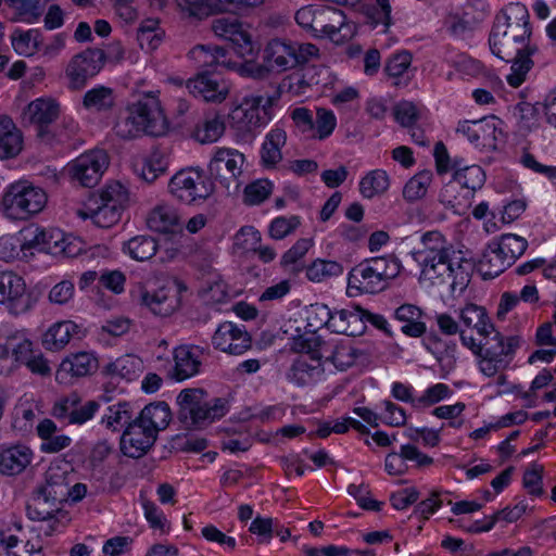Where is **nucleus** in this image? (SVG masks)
Returning a JSON list of instances; mask_svg holds the SVG:
<instances>
[{"mask_svg":"<svg viewBox=\"0 0 556 556\" xmlns=\"http://www.w3.org/2000/svg\"><path fill=\"white\" fill-rule=\"evenodd\" d=\"M343 271V265L337 261L316 258L306 266L305 276L309 281L320 283L341 276Z\"/></svg>","mask_w":556,"mask_h":556,"instance_id":"44","label":"nucleus"},{"mask_svg":"<svg viewBox=\"0 0 556 556\" xmlns=\"http://www.w3.org/2000/svg\"><path fill=\"white\" fill-rule=\"evenodd\" d=\"M39 489L43 491V494L61 504L68 500L70 483L66 473L58 468H49L46 472V483L39 486Z\"/></svg>","mask_w":556,"mask_h":556,"instance_id":"43","label":"nucleus"},{"mask_svg":"<svg viewBox=\"0 0 556 556\" xmlns=\"http://www.w3.org/2000/svg\"><path fill=\"white\" fill-rule=\"evenodd\" d=\"M166 129V119L159 99L152 93H144L128 106V116L115 125L116 134L130 139L141 132L160 136Z\"/></svg>","mask_w":556,"mask_h":556,"instance_id":"8","label":"nucleus"},{"mask_svg":"<svg viewBox=\"0 0 556 556\" xmlns=\"http://www.w3.org/2000/svg\"><path fill=\"white\" fill-rule=\"evenodd\" d=\"M100 404L94 400L83 401L73 392L55 402L52 415L65 425H84L99 410Z\"/></svg>","mask_w":556,"mask_h":556,"instance_id":"17","label":"nucleus"},{"mask_svg":"<svg viewBox=\"0 0 556 556\" xmlns=\"http://www.w3.org/2000/svg\"><path fill=\"white\" fill-rule=\"evenodd\" d=\"M213 343L223 352L240 355L250 349L251 338L243 327L226 321L216 329Z\"/></svg>","mask_w":556,"mask_h":556,"instance_id":"24","label":"nucleus"},{"mask_svg":"<svg viewBox=\"0 0 556 556\" xmlns=\"http://www.w3.org/2000/svg\"><path fill=\"white\" fill-rule=\"evenodd\" d=\"M47 204L46 192L28 181L11 184L0 203L3 215L12 220H27L40 213Z\"/></svg>","mask_w":556,"mask_h":556,"instance_id":"10","label":"nucleus"},{"mask_svg":"<svg viewBox=\"0 0 556 556\" xmlns=\"http://www.w3.org/2000/svg\"><path fill=\"white\" fill-rule=\"evenodd\" d=\"M330 313L326 304L314 303L293 314L282 326L283 332L292 341V349L303 354L318 348L323 341L317 331L324 327L329 329Z\"/></svg>","mask_w":556,"mask_h":556,"instance_id":"7","label":"nucleus"},{"mask_svg":"<svg viewBox=\"0 0 556 556\" xmlns=\"http://www.w3.org/2000/svg\"><path fill=\"white\" fill-rule=\"evenodd\" d=\"M452 168V180L443 186L439 200L445 206L460 213L469 204L473 193L483 187L486 175L481 166L469 165L462 160H454Z\"/></svg>","mask_w":556,"mask_h":556,"instance_id":"9","label":"nucleus"},{"mask_svg":"<svg viewBox=\"0 0 556 556\" xmlns=\"http://www.w3.org/2000/svg\"><path fill=\"white\" fill-rule=\"evenodd\" d=\"M115 105L114 90L105 86L89 89L83 97V106L91 112H108Z\"/></svg>","mask_w":556,"mask_h":556,"instance_id":"42","label":"nucleus"},{"mask_svg":"<svg viewBox=\"0 0 556 556\" xmlns=\"http://www.w3.org/2000/svg\"><path fill=\"white\" fill-rule=\"evenodd\" d=\"M175 367L172 377L177 381L188 379L198 374L201 366L199 349L181 345L174 351Z\"/></svg>","mask_w":556,"mask_h":556,"instance_id":"31","label":"nucleus"},{"mask_svg":"<svg viewBox=\"0 0 556 556\" xmlns=\"http://www.w3.org/2000/svg\"><path fill=\"white\" fill-rule=\"evenodd\" d=\"M362 308L358 306L331 311L329 330L336 333L355 336L362 332Z\"/></svg>","mask_w":556,"mask_h":556,"instance_id":"30","label":"nucleus"},{"mask_svg":"<svg viewBox=\"0 0 556 556\" xmlns=\"http://www.w3.org/2000/svg\"><path fill=\"white\" fill-rule=\"evenodd\" d=\"M456 132L475 149L483 152L497 151L506 141L505 123L494 115L475 121H460L456 126Z\"/></svg>","mask_w":556,"mask_h":556,"instance_id":"12","label":"nucleus"},{"mask_svg":"<svg viewBox=\"0 0 556 556\" xmlns=\"http://www.w3.org/2000/svg\"><path fill=\"white\" fill-rule=\"evenodd\" d=\"M123 210L115 204L100 202L96 208L88 207L86 211H79L78 215L84 219L91 218L100 228H110L121 219Z\"/></svg>","mask_w":556,"mask_h":556,"instance_id":"46","label":"nucleus"},{"mask_svg":"<svg viewBox=\"0 0 556 556\" xmlns=\"http://www.w3.org/2000/svg\"><path fill=\"white\" fill-rule=\"evenodd\" d=\"M433 175L430 170H420L410 177L403 187V198L407 202H416L424 199L432 182Z\"/></svg>","mask_w":556,"mask_h":556,"instance_id":"50","label":"nucleus"},{"mask_svg":"<svg viewBox=\"0 0 556 556\" xmlns=\"http://www.w3.org/2000/svg\"><path fill=\"white\" fill-rule=\"evenodd\" d=\"M128 254L136 261L150 260L157 251V243L150 236H136L126 243Z\"/></svg>","mask_w":556,"mask_h":556,"instance_id":"55","label":"nucleus"},{"mask_svg":"<svg viewBox=\"0 0 556 556\" xmlns=\"http://www.w3.org/2000/svg\"><path fill=\"white\" fill-rule=\"evenodd\" d=\"M140 359L134 355L126 354L105 366L104 372L112 378L132 380L140 368Z\"/></svg>","mask_w":556,"mask_h":556,"instance_id":"52","label":"nucleus"},{"mask_svg":"<svg viewBox=\"0 0 556 556\" xmlns=\"http://www.w3.org/2000/svg\"><path fill=\"white\" fill-rule=\"evenodd\" d=\"M147 226L156 232H174L179 227V216L172 205L159 204L147 216Z\"/></svg>","mask_w":556,"mask_h":556,"instance_id":"34","label":"nucleus"},{"mask_svg":"<svg viewBox=\"0 0 556 556\" xmlns=\"http://www.w3.org/2000/svg\"><path fill=\"white\" fill-rule=\"evenodd\" d=\"M262 241L261 232L253 226L241 227L232 239V253L237 255H244L250 252L256 251V248Z\"/></svg>","mask_w":556,"mask_h":556,"instance_id":"51","label":"nucleus"},{"mask_svg":"<svg viewBox=\"0 0 556 556\" xmlns=\"http://www.w3.org/2000/svg\"><path fill=\"white\" fill-rule=\"evenodd\" d=\"M10 5L15 10L16 15L12 21L34 23L40 16V0H9Z\"/></svg>","mask_w":556,"mask_h":556,"instance_id":"63","label":"nucleus"},{"mask_svg":"<svg viewBox=\"0 0 556 556\" xmlns=\"http://www.w3.org/2000/svg\"><path fill=\"white\" fill-rule=\"evenodd\" d=\"M452 395V390L445 383H435L422 391L415 400V407L421 408L434 405Z\"/></svg>","mask_w":556,"mask_h":556,"instance_id":"61","label":"nucleus"},{"mask_svg":"<svg viewBox=\"0 0 556 556\" xmlns=\"http://www.w3.org/2000/svg\"><path fill=\"white\" fill-rule=\"evenodd\" d=\"M315 245L313 238H301L288 249L280 258V266L293 274H298L303 269L302 260Z\"/></svg>","mask_w":556,"mask_h":556,"instance_id":"45","label":"nucleus"},{"mask_svg":"<svg viewBox=\"0 0 556 556\" xmlns=\"http://www.w3.org/2000/svg\"><path fill=\"white\" fill-rule=\"evenodd\" d=\"M23 149V135L13 119L8 115L0 116V157H15Z\"/></svg>","mask_w":556,"mask_h":556,"instance_id":"29","label":"nucleus"},{"mask_svg":"<svg viewBox=\"0 0 556 556\" xmlns=\"http://www.w3.org/2000/svg\"><path fill=\"white\" fill-rule=\"evenodd\" d=\"M529 12L525 4L515 2L509 3L495 18L494 46L500 36H505V30H511V38L519 43L520 40H529L531 28L529 23Z\"/></svg>","mask_w":556,"mask_h":556,"instance_id":"16","label":"nucleus"},{"mask_svg":"<svg viewBox=\"0 0 556 556\" xmlns=\"http://www.w3.org/2000/svg\"><path fill=\"white\" fill-rule=\"evenodd\" d=\"M81 330L72 320H64L51 326L43 336V345L50 351L63 349L73 336L80 338Z\"/></svg>","mask_w":556,"mask_h":556,"instance_id":"33","label":"nucleus"},{"mask_svg":"<svg viewBox=\"0 0 556 556\" xmlns=\"http://www.w3.org/2000/svg\"><path fill=\"white\" fill-rule=\"evenodd\" d=\"M274 184L268 179H258L244 188L243 201L250 205L264 202L273 192Z\"/></svg>","mask_w":556,"mask_h":556,"instance_id":"60","label":"nucleus"},{"mask_svg":"<svg viewBox=\"0 0 556 556\" xmlns=\"http://www.w3.org/2000/svg\"><path fill=\"white\" fill-rule=\"evenodd\" d=\"M301 225V218L296 215L277 216L267 226V233L273 240H282L292 235Z\"/></svg>","mask_w":556,"mask_h":556,"instance_id":"56","label":"nucleus"},{"mask_svg":"<svg viewBox=\"0 0 556 556\" xmlns=\"http://www.w3.org/2000/svg\"><path fill=\"white\" fill-rule=\"evenodd\" d=\"M177 418L184 429L203 430L208 425V395L202 388H187L177 396Z\"/></svg>","mask_w":556,"mask_h":556,"instance_id":"14","label":"nucleus"},{"mask_svg":"<svg viewBox=\"0 0 556 556\" xmlns=\"http://www.w3.org/2000/svg\"><path fill=\"white\" fill-rule=\"evenodd\" d=\"M295 21L315 38L326 39L337 46L348 43L359 30L358 24L343 11L323 4L302 7L295 13Z\"/></svg>","mask_w":556,"mask_h":556,"instance_id":"5","label":"nucleus"},{"mask_svg":"<svg viewBox=\"0 0 556 556\" xmlns=\"http://www.w3.org/2000/svg\"><path fill=\"white\" fill-rule=\"evenodd\" d=\"M369 263L375 269L380 282L383 283L384 289L391 280L395 279L401 274L403 269L402 262L394 256L371 258Z\"/></svg>","mask_w":556,"mask_h":556,"instance_id":"53","label":"nucleus"},{"mask_svg":"<svg viewBox=\"0 0 556 556\" xmlns=\"http://www.w3.org/2000/svg\"><path fill=\"white\" fill-rule=\"evenodd\" d=\"M215 33L227 37L237 49L242 62L223 59L220 62L233 66L242 76L262 78L270 72L281 73L318 56V48L313 43H295L275 38L267 42L263 53V64L255 60L256 45L241 24L222 18L215 22Z\"/></svg>","mask_w":556,"mask_h":556,"instance_id":"1","label":"nucleus"},{"mask_svg":"<svg viewBox=\"0 0 556 556\" xmlns=\"http://www.w3.org/2000/svg\"><path fill=\"white\" fill-rule=\"evenodd\" d=\"M292 79H296V85L291 84L289 90L294 94H301L303 92V85H317L323 88L332 89L338 81V77L326 66H314L307 68L304 78L293 76Z\"/></svg>","mask_w":556,"mask_h":556,"instance_id":"35","label":"nucleus"},{"mask_svg":"<svg viewBox=\"0 0 556 556\" xmlns=\"http://www.w3.org/2000/svg\"><path fill=\"white\" fill-rule=\"evenodd\" d=\"M33 452L25 445H14L0 453V472L5 476H16L23 472L31 463Z\"/></svg>","mask_w":556,"mask_h":556,"instance_id":"28","label":"nucleus"},{"mask_svg":"<svg viewBox=\"0 0 556 556\" xmlns=\"http://www.w3.org/2000/svg\"><path fill=\"white\" fill-rule=\"evenodd\" d=\"M383 290V283L380 282L369 261L354 266L348 274L346 295L349 298L375 294Z\"/></svg>","mask_w":556,"mask_h":556,"instance_id":"23","label":"nucleus"},{"mask_svg":"<svg viewBox=\"0 0 556 556\" xmlns=\"http://www.w3.org/2000/svg\"><path fill=\"white\" fill-rule=\"evenodd\" d=\"M179 293L180 286L176 280H173L159 288L153 293L141 291L140 302L142 305L149 307L154 315L165 317L173 314L179 307Z\"/></svg>","mask_w":556,"mask_h":556,"instance_id":"22","label":"nucleus"},{"mask_svg":"<svg viewBox=\"0 0 556 556\" xmlns=\"http://www.w3.org/2000/svg\"><path fill=\"white\" fill-rule=\"evenodd\" d=\"M132 409L128 402H118L110 405L101 417V424L113 432L121 431L132 422Z\"/></svg>","mask_w":556,"mask_h":556,"instance_id":"41","label":"nucleus"},{"mask_svg":"<svg viewBox=\"0 0 556 556\" xmlns=\"http://www.w3.org/2000/svg\"><path fill=\"white\" fill-rule=\"evenodd\" d=\"M244 155L236 149H217L211 157V178L235 179L242 173Z\"/></svg>","mask_w":556,"mask_h":556,"instance_id":"25","label":"nucleus"},{"mask_svg":"<svg viewBox=\"0 0 556 556\" xmlns=\"http://www.w3.org/2000/svg\"><path fill=\"white\" fill-rule=\"evenodd\" d=\"M26 510L29 519L35 521L50 520L58 515H64L62 504L43 494L39 488L34 492Z\"/></svg>","mask_w":556,"mask_h":556,"instance_id":"32","label":"nucleus"},{"mask_svg":"<svg viewBox=\"0 0 556 556\" xmlns=\"http://www.w3.org/2000/svg\"><path fill=\"white\" fill-rule=\"evenodd\" d=\"M458 319L466 332L471 329L482 338H488L495 332L496 327L486 308L472 302L466 303L458 309Z\"/></svg>","mask_w":556,"mask_h":556,"instance_id":"26","label":"nucleus"},{"mask_svg":"<svg viewBox=\"0 0 556 556\" xmlns=\"http://www.w3.org/2000/svg\"><path fill=\"white\" fill-rule=\"evenodd\" d=\"M0 304L13 315L26 313L31 306L23 278L13 271H0Z\"/></svg>","mask_w":556,"mask_h":556,"instance_id":"19","label":"nucleus"},{"mask_svg":"<svg viewBox=\"0 0 556 556\" xmlns=\"http://www.w3.org/2000/svg\"><path fill=\"white\" fill-rule=\"evenodd\" d=\"M208 176L199 166L179 169L168 181V193L179 203L197 205L208 198Z\"/></svg>","mask_w":556,"mask_h":556,"instance_id":"13","label":"nucleus"},{"mask_svg":"<svg viewBox=\"0 0 556 556\" xmlns=\"http://www.w3.org/2000/svg\"><path fill=\"white\" fill-rule=\"evenodd\" d=\"M108 165L109 157L103 150H91L76 157L68 170L72 178L83 187L92 188L99 182Z\"/></svg>","mask_w":556,"mask_h":556,"instance_id":"18","label":"nucleus"},{"mask_svg":"<svg viewBox=\"0 0 556 556\" xmlns=\"http://www.w3.org/2000/svg\"><path fill=\"white\" fill-rule=\"evenodd\" d=\"M164 30L160 27L157 18L143 20L137 30V40L142 49L155 50L162 42Z\"/></svg>","mask_w":556,"mask_h":556,"instance_id":"49","label":"nucleus"},{"mask_svg":"<svg viewBox=\"0 0 556 556\" xmlns=\"http://www.w3.org/2000/svg\"><path fill=\"white\" fill-rule=\"evenodd\" d=\"M480 500L465 498L457 502H451V511L458 515H471L480 511L486 503L494 501V495L489 490L479 491Z\"/></svg>","mask_w":556,"mask_h":556,"instance_id":"59","label":"nucleus"},{"mask_svg":"<svg viewBox=\"0 0 556 556\" xmlns=\"http://www.w3.org/2000/svg\"><path fill=\"white\" fill-rule=\"evenodd\" d=\"M10 345L12 346V357L14 364H16V369L21 365H26L35 354L33 342L24 331H16L10 334Z\"/></svg>","mask_w":556,"mask_h":556,"instance_id":"57","label":"nucleus"},{"mask_svg":"<svg viewBox=\"0 0 556 556\" xmlns=\"http://www.w3.org/2000/svg\"><path fill=\"white\" fill-rule=\"evenodd\" d=\"M356 351L348 342L326 343L300 354L293 362L287 377L298 384L318 382L336 371H343L354 365Z\"/></svg>","mask_w":556,"mask_h":556,"instance_id":"4","label":"nucleus"},{"mask_svg":"<svg viewBox=\"0 0 556 556\" xmlns=\"http://www.w3.org/2000/svg\"><path fill=\"white\" fill-rule=\"evenodd\" d=\"M136 418L157 435L169 425L172 412L165 402L151 403L144 406Z\"/></svg>","mask_w":556,"mask_h":556,"instance_id":"36","label":"nucleus"},{"mask_svg":"<svg viewBox=\"0 0 556 556\" xmlns=\"http://www.w3.org/2000/svg\"><path fill=\"white\" fill-rule=\"evenodd\" d=\"M521 118L527 119L528 114L533 112H542L546 123L556 128V87L548 90L543 99L535 104L521 103L519 105Z\"/></svg>","mask_w":556,"mask_h":556,"instance_id":"47","label":"nucleus"},{"mask_svg":"<svg viewBox=\"0 0 556 556\" xmlns=\"http://www.w3.org/2000/svg\"><path fill=\"white\" fill-rule=\"evenodd\" d=\"M493 333L484 346L473 336L460 334L462 344L476 355L478 369L485 377H495L507 369L522 344L520 336H504L496 329Z\"/></svg>","mask_w":556,"mask_h":556,"instance_id":"6","label":"nucleus"},{"mask_svg":"<svg viewBox=\"0 0 556 556\" xmlns=\"http://www.w3.org/2000/svg\"><path fill=\"white\" fill-rule=\"evenodd\" d=\"M286 139V132L280 128H273L265 136L261 149V161L265 167L273 168L281 161V148L285 146Z\"/></svg>","mask_w":556,"mask_h":556,"instance_id":"37","label":"nucleus"},{"mask_svg":"<svg viewBox=\"0 0 556 556\" xmlns=\"http://www.w3.org/2000/svg\"><path fill=\"white\" fill-rule=\"evenodd\" d=\"M276 101L275 94L250 93L229 106L211 108V140L222 137L226 129L240 138L260 131L274 118Z\"/></svg>","mask_w":556,"mask_h":556,"instance_id":"3","label":"nucleus"},{"mask_svg":"<svg viewBox=\"0 0 556 556\" xmlns=\"http://www.w3.org/2000/svg\"><path fill=\"white\" fill-rule=\"evenodd\" d=\"M527 245V240L515 233L494 238L479 258L478 269L485 278L496 277L525 253Z\"/></svg>","mask_w":556,"mask_h":556,"instance_id":"11","label":"nucleus"},{"mask_svg":"<svg viewBox=\"0 0 556 556\" xmlns=\"http://www.w3.org/2000/svg\"><path fill=\"white\" fill-rule=\"evenodd\" d=\"M167 168V155L161 150H153L149 156L143 159L140 167L137 165L136 170L144 181L151 184L155 181L160 175L165 174Z\"/></svg>","mask_w":556,"mask_h":556,"instance_id":"48","label":"nucleus"},{"mask_svg":"<svg viewBox=\"0 0 556 556\" xmlns=\"http://www.w3.org/2000/svg\"><path fill=\"white\" fill-rule=\"evenodd\" d=\"M418 266V281L425 289L447 288L462 292L470 281L473 263L452 244L440 231H428L420 237V245L410 251Z\"/></svg>","mask_w":556,"mask_h":556,"instance_id":"2","label":"nucleus"},{"mask_svg":"<svg viewBox=\"0 0 556 556\" xmlns=\"http://www.w3.org/2000/svg\"><path fill=\"white\" fill-rule=\"evenodd\" d=\"M457 74L463 77L481 78L492 91L502 86L501 77L492 70L486 68L479 61L465 55L457 54L451 60Z\"/></svg>","mask_w":556,"mask_h":556,"instance_id":"27","label":"nucleus"},{"mask_svg":"<svg viewBox=\"0 0 556 556\" xmlns=\"http://www.w3.org/2000/svg\"><path fill=\"white\" fill-rule=\"evenodd\" d=\"M337 126V117L332 111L318 109L314 128L309 134L312 138L324 139L332 134Z\"/></svg>","mask_w":556,"mask_h":556,"instance_id":"62","label":"nucleus"},{"mask_svg":"<svg viewBox=\"0 0 556 556\" xmlns=\"http://www.w3.org/2000/svg\"><path fill=\"white\" fill-rule=\"evenodd\" d=\"M105 62L104 51L98 48H88L74 55L68 62L65 75L71 90H81L89 78L94 77Z\"/></svg>","mask_w":556,"mask_h":556,"instance_id":"15","label":"nucleus"},{"mask_svg":"<svg viewBox=\"0 0 556 556\" xmlns=\"http://www.w3.org/2000/svg\"><path fill=\"white\" fill-rule=\"evenodd\" d=\"M60 106L50 98H39L31 101L23 112V121L36 126L37 136L46 141L52 139L49 125L59 116Z\"/></svg>","mask_w":556,"mask_h":556,"instance_id":"21","label":"nucleus"},{"mask_svg":"<svg viewBox=\"0 0 556 556\" xmlns=\"http://www.w3.org/2000/svg\"><path fill=\"white\" fill-rule=\"evenodd\" d=\"M395 318L403 324L402 331L409 337H420L426 331L422 312L413 304L401 305Z\"/></svg>","mask_w":556,"mask_h":556,"instance_id":"40","label":"nucleus"},{"mask_svg":"<svg viewBox=\"0 0 556 556\" xmlns=\"http://www.w3.org/2000/svg\"><path fill=\"white\" fill-rule=\"evenodd\" d=\"M99 200L102 203L115 204L124 208L128 201V191L119 181H113L101 190Z\"/></svg>","mask_w":556,"mask_h":556,"instance_id":"64","label":"nucleus"},{"mask_svg":"<svg viewBox=\"0 0 556 556\" xmlns=\"http://www.w3.org/2000/svg\"><path fill=\"white\" fill-rule=\"evenodd\" d=\"M391 186L387 170L376 168L367 172L359 180V192L365 199H374L384 194Z\"/></svg>","mask_w":556,"mask_h":556,"instance_id":"39","label":"nucleus"},{"mask_svg":"<svg viewBox=\"0 0 556 556\" xmlns=\"http://www.w3.org/2000/svg\"><path fill=\"white\" fill-rule=\"evenodd\" d=\"M61 367L72 376L84 377L97 368V358L87 352H80L64 359Z\"/></svg>","mask_w":556,"mask_h":556,"instance_id":"54","label":"nucleus"},{"mask_svg":"<svg viewBox=\"0 0 556 556\" xmlns=\"http://www.w3.org/2000/svg\"><path fill=\"white\" fill-rule=\"evenodd\" d=\"M156 439L153 430L135 418L121 437V452L130 458H141L151 450Z\"/></svg>","mask_w":556,"mask_h":556,"instance_id":"20","label":"nucleus"},{"mask_svg":"<svg viewBox=\"0 0 556 556\" xmlns=\"http://www.w3.org/2000/svg\"><path fill=\"white\" fill-rule=\"evenodd\" d=\"M530 53L531 51L529 49L519 55H515L516 60L510 66V72L506 75V81L510 87L518 88L525 83L532 66Z\"/></svg>","mask_w":556,"mask_h":556,"instance_id":"58","label":"nucleus"},{"mask_svg":"<svg viewBox=\"0 0 556 556\" xmlns=\"http://www.w3.org/2000/svg\"><path fill=\"white\" fill-rule=\"evenodd\" d=\"M511 30L508 28L505 30V36H500L497 42L494 46L495 24L493 25L492 31L489 38L490 50L493 55L501 60H508L514 55H519L522 52L529 50V40H520L519 43L515 42L511 38Z\"/></svg>","mask_w":556,"mask_h":556,"instance_id":"38","label":"nucleus"}]
</instances>
